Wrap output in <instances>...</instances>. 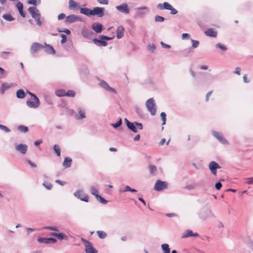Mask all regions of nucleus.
I'll use <instances>...</instances> for the list:
<instances>
[{
	"instance_id": "nucleus-1",
	"label": "nucleus",
	"mask_w": 253,
	"mask_h": 253,
	"mask_svg": "<svg viewBox=\"0 0 253 253\" xmlns=\"http://www.w3.org/2000/svg\"><path fill=\"white\" fill-rule=\"evenodd\" d=\"M27 92L33 97L34 101L27 100L26 101V105L31 108H37L41 104L40 101L38 97L34 93L27 90Z\"/></svg>"
},
{
	"instance_id": "nucleus-2",
	"label": "nucleus",
	"mask_w": 253,
	"mask_h": 253,
	"mask_svg": "<svg viewBox=\"0 0 253 253\" xmlns=\"http://www.w3.org/2000/svg\"><path fill=\"white\" fill-rule=\"evenodd\" d=\"M146 107L151 115L155 116L156 114L157 108L155 100L153 98L148 99L146 102Z\"/></svg>"
},
{
	"instance_id": "nucleus-3",
	"label": "nucleus",
	"mask_w": 253,
	"mask_h": 253,
	"mask_svg": "<svg viewBox=\"0 0 253 253\" xmlns=\"http://www.w3.org/2000/svg\"><path fill=\"white\" fill-rule=\"evenodd\" d=\"M44 48V45L38 42H34L31 45L30 52L33 56H35V53L41 49Z\"/></svg>"
},
{
	"instance_id": "nucleus-4",
	"label": "nucleus",
	"mask_w": 253,
	"mask_h": 253,
	"mask_svg": "<svg viewBox=\"0 0 253 253\" xmlns=\"http://www.w3.org/2000/svg\"><path fill=\"white\" fill-rule=\"evenodd\" d=\"M82 241L85 245V251L86 253H96L97 251L93 248L92 245L90 242L82 238Z\"/></svg>"
},
{
	"instance_id": "nucleus-5",
	"label": "nucleus",
	"mask_w": 253,
	"mask_h": 253,
	"mask_svg": "<svg viewBox=\"0 0 253 253\" xmlns=\"http://www.w3.org/2000/svg\"><path fill=\"white\" fill-rule=\"evenodd\" d=\"M168 188V183L166 181H162L161 180H157L154 186V189L157 191H162Z\"/></svg>"
},
{
	"instance_id": "nucleus-6",
	"label": "nucleus",
	"mask_w": 253,
	"mask_h": 253,
	"mask_svg": "<svg viewBox=\"0 0 253 253\" xmlns=\"http://www.w3.org/2000/svg\"><path fill=\"white\" fill-rule=\"evenodd\" d=\"M116 8L119 12L126 14H128L130 13V9L126 3H122L120 5L116 6Z\"/></svg>"
},
{
	"instance_id": "nucleus-7",
	"label": "nucleus",
	"mask_w": 253,
	"mask_h": 253,
	"mask_svg": "<svg viewBox=\"0 0 253 253\" xmlns=\"http://www.w3.org/2000/svg\"><path fill=\"white\" fill-rule=\"evenodd\" d=\"M209 168L211 173L214 175H216L217 169H220L221 167L216 162L211 161L209 164Z\"/></svg>"
},
{
	"instance_id": "nucleus-8",
	"label": "nucleus",
	"mask_w": 253,
	"mask_h": 253,
	"mask_svg": "<svg viewBox=\"0 0 253 253\" xmlns=\"http://www.w3.org/2000/svg\"><path fill=\"white\" fill-rule=\"evenodd\" d=\"M212 134L213 136L215 137L221 143L223 144H228L227 140L224 138L221 133L216 131H212Z\"/></svg>"
},
{
	"instance_id": "nucleus-9",
	"label": "nucleus",
	"mask_w": 253,
	"mask_h": 253,
	"mask_svg": "<svg viewBox=\"0 0 253 253\" xmlns=\"http://www.w3.org/2000/svg\"><path fill=\"white\" fill-rule=\"evenodd\" d=\"M74 195L81 200L87 202L88 201V196L84 193L82 190H78L75 192Z\"/></svg>"
},
{
	"instance_id": "nucleus-10",
	"label": "nucleus",
	"mask_w": 253,
	"mask_h": 253,
	"mask_svg": "<svg viewBox=\"0 0 253 253\" xmlns=\"http://www.w3.org/2000/svg\"><path fill=\"white\" fill-rule=\"evenodd\" d=\"M104 7H95L92 10V15H96L98 17H102L104 16Z\"/></svg>"
},
{
	"instance_id": "nucleus-11",
	"label": "nucleus",
	"mask_w": 253,
	"mask_h": 253,
	"mask_svg": "<svg viewBox=\"0 0 253 253\" xmlns=\"http://www.w3.org/2000/svg\"><path fill=\"white\" fill-rule=\"evenodd\" d=\"M77 21H82V19L79 16L74 14L67 16L65 20L66 23H72Z\"/></svg>"
},
{
	"instance_id": "nucleus-12",
	"label": "nucleus",
	"mask_w": 253,
	"mask_h": 253,
	"mask_svg": "<svg viewBox=\"0 0 253 253\" xmlns=\"http://www.w3.org/2000/svg\"><path fill=\"white\" fill-rule=\"evenodd\" d=\"M28 11L31 14L33 18H36L39 16H41V14L38 9L36 7L31 6L28 8Z\"/></svg>"
},
{
	"instance_id": "nucleus-13",
	"label": "nucleus",
	"mask_w": 253,
	"mask_h": 253,
	"mask_svg": "<svg viewBox=\"0 0 253 253\" xmlns=\"http://www.w3.org/2000/svg\"><path fill=\"white\" fill-rule=\"evenodd\" d=\"M99 85L101 87H102V88L106 89V90H107L109 92H112L115 94L117 93V91L115 90V89L110 87L109 85L108 84L107 82H106L105 81H104V80H102L100 82Z\"/></svg>"
},
{
	"instance_id": "nucleus-14",
	"label": "nucleus",
	"mask_w": 253,
	"mask_h": 253,
	"mask_svg": "<svg viewBox=\"0 0 253 253\" xmlns=\"http://www.w3.org/2000/svg\"><path fill=\"white\" fill-rule=\"evenodd\" d=\"M82 35L85 38L91 39L94 34L91 30L84 28L82 30Z\"/></svg>"
},
{
	"instance_id": "nucleus-15",
	"label": "nucleus",
	"mask_w": 253,
	"mask_h": 253,
	"mask_svg": "<svg viewBox=\"0 0 253 253\" xmlns=\"http://www.w3.org/2000/svg\"><path fill=\"white\" fill-rule=\"evenodd\" d=\"M91 28L96 33H100L103 30V26L100 23L95 22L92 24Z\"/></svg>"
},
{
	"instance_id": "nucleus-16",
	"label": "nucleus",
	"mask_w": 253,
	"mask_h": 253,
	"mask_svg": "<svg viewBox=\"0 0 253 253\" xmlns=\"http://www.w3.org/2000/svg\"><path fill=\"white\" fill-rule=\"evenodd\" d=\"M15 149L16 151L24 155L27 153L28 146L26 144L20 143L15 146Z\"/></svg>"
},
{
	"instance_id": "nucleus-17",
	"label": "nucleus",
	"mask_w": 253,
	"mask_h": 253,
	"mask_svg": "<svg viewBox=\"0 0 253 253\" xmlns=\"http://www.w3.org/2000/svg\"><path fill=\"white\" fill-rule=\"evenodd\" d=\"M86 117L85 112L84 109L79 108L78 109V113L75 116V118L77 120H82Z\"/></svg>"
},
{
	"instance_id": "nucleus-18",
	"label": "nucleus",
	"mask_w": 253,
	"mask_h": 253,
	"mask_svg": "<svg viewBox=\"0 0 253 253\" xmlns=\"http://www.w3.org/2000/svg\"><path fill=\"white\" fill-rule=\"evenodd\" d=\"M125 29L122 26H119L117 27L116 30L117 38L120 39L122 38L124 35Z\"/></svg>"
},
{
	"instance_id": "nucleus-19",
	"label": "nucleus",
	"mask_w": 253,
	"mask_h": 253,
	"mask_svg": "<svg viewBox=\"0 0 253 253\" xmlns=\"http://www.w3.org/2000/svg\"><path fill=\"white\" fill-rule=\"evenodd\" d=\"M44 51L48 54H54L55 53V51L54 49V48L49 45L47 44L46 43H44Z\"/></svg>"
},
{
	"instance_id": "nucleus-20",
	"label": "nucleus",
	"mask_w": 253,
	"mask_h": 253,
	"mask_svg": "<svg viewBox=\"0 0 253 253\" xmlns=\"http://www.w3.org/2000/svg\"><path fill=\"white\" fill-rule=\"evenodd\" d=\"M92 41L95 44L99 46H106L107 45V42L104 41V40L94 38Z\"/></svg>"
},
{
	"instance_id": "nucleus-21",
	"label": "nucleus",
	"mask_w": 253,
	"mask_h": 253,
	"mask_svg": "<svg viewBox=\"0 0 253 253\" xmlns=\"http://www.w3.org/2000/svg\"><path fill=\"white\" fill-rule=\"evenodd\" d=\"M12 86L11 84H8V83H2L0 86V93L1 94H3L5 92V91L8 89H9L11 86Z\"/></svg>"
},
{
	"instance_id": "nucleus-22",
	"label": "nucleus",
	"mask_w": 253,
	"mask_h": 253,
	"mask_svg": "<svg viewBox=\"0 0 253 253\" xmlns=\"http://www.w3.org/2000/svg\"><path fill=\"white\" fill-rule=\"evenodd\" d=\"M157 8L161 9L169 10L172 8V6L167 2H164L163 3H159L157 5Z\"/></svg>"
},
{
	"instance_id": "nucleus-23",
	"label": "nucleus",
	"mask_w": 253,
	"mask_h": 253,
	"mask_svg": "<svg viewBox=\"0 0 253 253\" xmlns=\"http://www.w3.org/2000/svg\"><path fill=\"white\" fill-rule=\"evenodd\" d=\"M80 13L90 17L92 15V10L86 7H81L80 8Z\"/></svg>"
},
{
	"instance_id": "nucleus-24",
	"label": "nucleus",
	"mask_w": 253,
	"mask_h": 253,
	"mask_svg": "<svg viewBox=\"0 0 253 253\" xmlns=\"http://www.w3.org/2000/svg\"><path fill=\"white\" fill-rule=\"evenodd\" d=\"M205 34L209 37L215 38L217 36V32L212 29H209L205 32Z\"/></svg>"
},
{
	"instance_id": "nucleus-25",
	"label": "nucleus",
	"mask_w": 253,
	"mask_h": 253,
	"mask_svg": "<svg viewBox=\"0 0 253 253\" xmlns=\"http://www.w3.org/2000/svg\"><path fill=\"white\" fill-rule=\"evenodd\" d=\"M72 160L69 157H66L63 163V166L65 168H70L71 166Z\"/></svg>"
},
{
	"instance_id": "nucleus-26",
	"label": "nucleus",
	"mask_w": 253,
	"mask_h": 253,
	"mask_svg": "<svg viewBox=\"0 0 253 253\" xmlns=\"http://www.w3.org/2000/svg\"><path fill=\"white\" fill-rule=\"evenodd\" d=\"M136 125H135L134 122L128 123V126H127V128L129 129L130 130L133 131V132L136 133L138 132L137 128H136Z\"/></svg>"
},
{
	"instance_id": "nucleus-27",
	"label": "nucleus",
	"mask_w": 253,
	"mask_h": 253,
	"mask_svg": "<svg viewBox=\"0 0 253 253\" xmlns=\"http://www.w3.org/2000/svg\"><path fill=\"white\" fill-rule=\"evenodd\" d=\"M26 96V94L23 90L22 89H18L16 91V97L18 98L23 99Z\"/></svg>"
},
{
	"instance_id": "nucleus-28",
	"label": "nucleus",
	"mask_w": 253,
	"mask_h": 253,
	"mask_svg": "<svg viewBox=\"0 0 253 253\" xmlns=\"http://www.w3.org/2000/svg\"><path fill=\"white\" fill-rule=\"evenodd\" d=\"M90 191L91 194L96 197V195H98V188L97 187L91 186L90 187Z\"/></svg>"
},
{
	"instance_id": "nucleus-29",
	"label": "nucleus",
	"mask_w": 253,
	"mask_h": 253,
	"mask_svg": "<svg viewBox=\"0 0 253 253\" xmlns=\"http://www.w3.org/2000/svg\"><path fill=\"white\" fill-rule=\"evenodd\" d=\"M69 8L71 9H75L77 7L79 6L78 3L76 2L73 0H70L69 2Z\"/></svg>"
},
{
	"instance_id": "nucleus-30",
	"label": "nucleus",
	"mask_w": 253,
	"mask_h": 253,
	"mask_svg": "<svg viewBox=\"0 0 253 253\" xmlns=\"http://www.w3.org/2000/svg\"><path fill=\"white\" fill-rule=\"evenodd\" d=\"M17 129L19 131L23 133H26L29 131V128L27 126L23 125L19 126L17 127Z\"/></svg>"
},
{
	"instance_id": "nucleus-31",
	"label": "nucleus",
	"mask_w": 253,
	"mask_h": 253,
	"mask_svg": "<svg viewBox=\"0 0 253 253\" xmlns=\"http://www.w3.org/2000/svg\"><path fill=\"white\" fill-rule=\"evenodd\" d=\"M162 249L164 253H170V251L169 246L167 244H164L162 245Z\"/></svg>"
},
{
	"instance_id": "nucleus-32",
	"label": "nucleus",
	"mask_w": 253,
	"mask_h": 253,
	"mask_svg": "<svg viewBox=\"0 0 253 253\" xmlns=\"http://www.w3.org/2000/svg\"><path fill=\"white\" fill-rule=\"evenodd\" d=\"M186 234L183 236V237L186 238L190 236L197 237L198 236V234L197 233H193L191 230H187L186 232Z\"/></svg>"
},
{
	"instance_id": "nucleus-33",
	"label": "nucleus",
	"mask_w": 253,
	"mask_h": 253,
	"mask_svg": "<svg viewBox=\"0 0 253 253\" xmlns=\"http://www.w3.org/2000/svg\"><path fill=\"white\" fill-rule=\"evenodd\" d=\"M193 52L192 49L191 47L189 48H186L183 50H182L181 53L182 55L184 56H187L189 53Z\"/></svg>"
},
{
	"instance_id": "nucleus-34",
	"label": "nucleus",
	"mask_w": 253,
	"mask_h": 253,
	"mask_svg": "<svg viewBox=\"0 0 253 253\" xmlns=\"http://www.w3.org/2000/svg\"><path fill=\"white\" fill-rule=\"evenodd\" d=\"M2 18L7 21H12L14 18L10 14H4L2 15Z\"/></svg>"
},
{
	"instance_id": "nucleus-35",
	"label": "nucleus",
	"mask_w": 253,
	"mask_h": 253,
	"mask_svg": "<svg viewBox=\"0 0 253 253\" xmlns=\"http://www.w3.org/2000/svg\"><path fill=\"white\" fill-rule=\"evenodd\" d=\"M97 201L99 202L100 203L103 204H106L108 203V201L105 200L104 198L102 197L99 195H96V197H95Z\"/></svg>"
},
{
	"instance_id": "nucleus-36",
	"label": "nucleus",
	"mask_w": 253,
	"mask_h": 253,
	"mask_svg": "<svg viewBox=\"0 0 253 253\" xmlns=\"http://www.w3.org/2000/svg\"><path fill=\"white\" fill-rule=\"evenodd\" d=\"M66 93L65 91L63 89H59L55 92L56 95L59 97L66 96Z\"/></svg>"
},
{
	"instance_id": "nucleus-37",
	"label": "nucleus",
	"mask_w": 253,
	"mask_h": 253,
	"mask_svg": "<svg viewBox=\"0 0 253 253\" xmlns=\"http://www.w3.org/2000/svg\"><path fill=\"white\" fill-rule=\"evenodd\" d=\"M53 149L57 156H60L61 153V149L60 147L58 145L55 144L53 146Z\"/></svg>"
},
{
	"instance_id": "nucleus-38",
	"label": "nucleus",
	"mask_w": 253,
	"mask_h": 253,
	"mask_svg": "<svg viewBox=\"0 0 253 253\" xmlns=\"http://www.w3.org/2000/svg\"><path fill=\"white\" fill-rule=\"evenodd\" d=\"M53 236L56 237L58 239L62 240L63 239H65L66 238V236L62 233H54L52 234Z\"/></svg>"
},
{
	"instance_id": "nucleus-39",
	"label": "nucleus",
	"mask_w": 253,
	"mask_h": 253,
	"mask_svg": "<svg viewBox=\"0 0 253 253\" xmlns=\"http://www.w3.org/2000/svg\"><path fill=\"white\" fill-rule=\"evenodd\" d=\"M215 47L217 48H220L222 51H225L227 49V48L225 45H224L220 43H217L215 45Z\"/></svg>"
},
{
	"instance_id": "nucleus-40",
	"label": "nucleus",
	"mask_w": 253,
	"mask_h": 253,
	"mask_svg": "<svg viewBox=\"0 0 253 253\" xmlns=\"http://www.w3.org/2000/svg\"><path fill=\"white\" fill-rule=\"evenodd\" d=\"M122 124V120L120 118L119 120L115 124H112L111 126L115 128H117L120 126Z\"/></svg>"
},
{
	"instance_id": "nucleus-41",
	"label": "nucleus",
	"mask_w": 253,
	"mask_h": 253,
	"mask_svg": "<svg viewBox=\"0 0 253 253\" xmlns=\"http://www.w3.org/2000/svg\"><path fill=\"white\" fill-rule=\"evenodd\" d=\"M38 241L40 243L48 244L50 243V242H48V238H38Z\"/></svg>"
},
{
	"instance_id": "nucleus-42",
	"label": "nucleus",
	"mask_w": 253,
	"mask_h": 253,
	"mask_svg": "<svg viewBox=\"0 0 253 253\" xmlns=\"http://www.w3.org/2000/svg\"><path fill=\"white\" fill-rule=\"evenodd\" d=\"M165 20V18L159 15H156L155 16V21L157 22H162Z\"/></svg>"
},
{
	"instance_id": "nucleus-43",
	"label": "nucleus",
	"mask_w": 253,
	"mask_h": 253,
	"mask_svg": "<svg viewBox=\"0 0 253 253\" xmlns=\"http://www.w3.org/2000/svg\"><path fill=\"white\" fill-rule=\"evenodd\" d=\"M148 168L151 174H153L157 170V168L154 165H150L149 166Z\"/></svg>"
},
{
	"instance_id": "nucleus-44",
	"label": "nucleus",
	"mask_w": 253,
	"mask_h": 253,
	"mask_svg": "<svg viewBox=\"0 0 253 253\" xmlns=\"http://www.w3.org/2000/svg\"><path fill=\"white\" fill-rule=\"evenodd\" d=\"M76 95V93L74 90H69L66 93V96L70 97H74Z\"/></svg>"
},
{
	"instance_id": "nucleus-45",
	"label": "nucleus",
	"mask_w": 253,
	"mask_h": 253,
	"mask_svg": "<svg viewBox=\"0 0 253 253\" xmlns=\"http://www.w3.org/2000/svg\"><path fill=\"white\" fill-rule=\"evenodd\" d=\"M191 42H192V48H197L198 47L199 45V41H195V40H191Z\"/></svg>"
},
{
	"instance_id": "nucleus-46",
	"label": "nucleus",
	"mask_w": 253,
	"mask_h": 253,
	"mask_svg": "<svg viewBox=\"0 0 253 253\" xmlns=\"http://www.w3.org/2000/svg\"><path fill=\"white\" fill-rule=\"evenodd\" d=\"M97 233L98 234V237L101 239H103L105 238L106 236V234L104 231H98L97 232Z\"/></svg>"
},
{
	"instance_id": "nucleus-47",
	"label": "nucleus",
	"mask_w": 253,
	"mask_h": 253,
	"mask_svg": "<svg viewBox=\"0 0 253 253\" xmlns=\"http://www.w3.org/2000/svg\"><path fill=\"white\" fill-rule=\"evenodd\" d=\"M135 110L136 113L140 117H142L143 115V111L139 107L136 106L135 108Z\"/></svg>"
},
{
	"instance_id": "nucleus-48",
	"label": "nucleus",
	"mask_w": 253,
	"mask_h": 253,
	"mask_svg": "<svg viewBox=\"0 0 253 253\" xmlns=\"http://www.w3.org/2000/svg\"><path fill=\"white\" fill-rule=\"evenodd\" d=\"M0 129L3 130L5 132H9L11 131L9 128L3 125H0Z\"/></svg>"
},
{
	"instance_id": "nucleus-49",
	"label": "nucleus",
	"mask_w": 253,
	"mask_h": 253,
	"mask_svg": "<svg viewBox=\"0 0 253 253\" xmlns=\"http://www.w3.org/2000/svg\"><path fill=\"white\" fill-rule=\"evenodd\" d=\"M161 117L162 118V120L163 121V124L162 125H164L166 124V114L165 112H162L161 113Z\"/></svg>"
},
{
	"instance_id": "nucleus-50",
	"label": "nucleus",
	"mask_w": 253,
	"mask_h": 253,
	"mask_svg": "<svg viewBox=\"0 0 253 253\" xmlns=\"http://www.w3.org/2000/svg\"><path fill=\"white\" fill-rule=\"evenodd\" d=\"M60 37L62 38V40L61 41V43L63 44L65 43L67 41V36L64 34H61Z\"/></svg>"
},
{
	"instance_id": "nucleus-51",
	"label": "nucleus",
	"mask_w": 253,
	"mask_h": 253,
	"mask_svg": "<svg viewBox=\"0 0 253 253\" xmlns=\"http://www.w3.org/2000/svg\"><path fill=\"white\" fill-rule=\"evenodd\" d=\"M43 185L48 190H50L52 187V184L48 182L43 183Z\"/></svg>"
},
{
	"instance_id": "nucleus-52",
	"label": "nucleus",
	"mask_w": 253,
	"mask_h": 253,
	"mask_svg": "<svg viewBox=\"0 0 253 253\" xmlns=\"http://www.w3.org/2000/svg\"><path fill=\"white\" fill-rule=\"evenodd\" d=\"M156 49L155 45L154 44H151L148 45V49L153 53Z\"/></svg>"
},
{
	"instance_id": "nucleus-53",
	"label": "nucleus",
	"mask_w": 253,
	"mask_h": 253,
	"mask_svg": "<svg viewBox=\"0 0 253 253\" xmlns=\"http://www.w3.org/2000/svg\"><path fill=\"white\" fill-rule=\"evenodd\" d=\"M28 3L29 4H32L35 6L38 4L37 0H28Z\"/></svg>"
},
{
	"instance_id": "nucleus-54",
	"label": "nucleus",
	"mask_w": 253,
	"mask_h": 253,
	"mask_svg": "<svg viewBox=\"0 0 253 253\" xmlns=\"http://www.w3.org/2000/svg\"><path fill=\"white\" fill-rule=\"evenodd\" d=\"M99 38L101 40H104H104H107V41L111 40L113 39V38H110L109 37L105 36H102V35L100 36L99 37Z\"/></svg>"
},
{
	"instance_id": "nucleus-55",
	"label": "nucleus",
	"mask_w": 253,
	"mask_h": 253,
	"mask_svg": "<svg viewBox=\"0 0 253 253\" xmlns=\"http://www.w3.org/2000/svg\"><path fill=\"white\" fill-rule=\"evenodd\" d=\"M35 21L37 22V25L39 26H41L42 25V22L41 21V16H39L36 18H34Z\"/></svg>"
},
{
	"instance_id": "nucleus-56",
	"label": "nucleus",
	"mask_w": 253,
	"mask_h": 253,
	"mask_svg": "<svg viewBox=\"0 0 253 253\" xmlns=\"http://www.w3.org/2000/svg\"><path fill=\"white\" fill-rule=\"evenodd\" d=\"M35 21L37 22V25L39 26H41L42 25V22L41 21V16H39L36 18H34Z\"/></svg>"
},
{
	"instance_id": "nucleus-57",
	"label": "nucleus",
	"mask_w": 253,
	"mask_h": 253,
	"mask_svg": "<svg viewBox=\"0 0 253 253\" xmlns=\"http://www.w3.org/2000/svg\"><path fill=\"white\" fill-rule=\"evenodd\" d=\"M134 123L139 129L141 130L143 129V126L142 124L136 122H134Z\"/></svg>"
},
{
	"instance_id": "nucleus-58",
	"label": "nucleus",
	"mask_w": 253,
	"mask_h": 253,
	"mask_svg": "<svg viewBox=\"0 0 253 253\" xmlns=\"http://www.w3.org/2000/svg\"><path fill=\"white\" fill-rule=\"evenodd\" d=\"M16 7L18 10L23 9V4L20 1L17 2L16 4Z\"/></svg>"
},
{
	"instance_id": "nucleus-59",
	"label": "nucleus",
	"mask_w": 253,
	"mask_h": 253,
	"mask_svg": "<svg viewBox=\"0 0 253 253\" xmlns=\"http://www.w3.org/2000/svg\"><path fill=\"white\" fill-rule=\"evenodd\" d=\"M222 184L220 182L216 183L215 187L216 190H219L222 187Z\"/></svg>"
},
{
	"instance_id": "nucleus-60",
	"label": "nucleus",
	"mask_w": 253,
	"mask_h": 253,
	"mask_svg": "<svg viewBox=\"0 0 253 253\" xmlns=\"http://www.w3.org/2000/svg\"><path fill=\"white\" fill-rule=\"evenodd\" d=\"M246 183L248 184H253V177L247 178Z\"/></svg>"
},
{
	"instance_id": "nucleus-61",
	"label": "nucleus",
	"mask_w": 253,
	"mask_h": 253,
	"mask_svg": "<svg viewBox=\"0 0 253 253\" xmlns=\"http://www.w3.org/2000/svg\"><path fill=\"white\" fill-rule=\"evenodd\" d=\"M65 17H66L65 14L64 13H62L58 15V20H61L64 19Z\"/></svg>"
},
{
	"instance_id": "nucleus-62",
	"label": "nucleus",
	"mask_w": 253,
	"mask_h": 253,
	"mask_svg": "<svg viewBox=\"0 0 253 253\" xmlns=\"http://www.w3.org/2000/svg\"><path fill=\"white\" fill-rule=\"evenodd\" d=\"M161 44L163 48H168V49L170 48V45L167 44L163 42H161Z\"/></svg>"
},
{
	"instance_id": "nucleus-63",
	"label": "nucleus",
	"mask_w": 253,
	"mask_h": 253,
	"mask_svg": "<svg viewBox=\"0 0 253 253\" xmlns=\"http://www.w3.org/2000/svg\"><path fill=\"white\" fill-rule=\"evenodd\" d=\"M97 1L101 4L106 5L108 4V0H97Z\"/></svg>"
},
{
	"instance_id": "nucleus-64",
	"label": "nucleus",
	"mask_w": 253,
	"mask_h": 253,
	"mask_svg": "<svg viewBox=\"0 0 253 253\" xmlns=\"http://www.w3.org/2000/svg\"><path fill=\"white\" fill-rule=\"evenodd\" d=\"M27 162L31 166L32 168H36L37 167L36 164L34 162H32L31 161L28 160Z\"/></svg>"
}]
</instances>
